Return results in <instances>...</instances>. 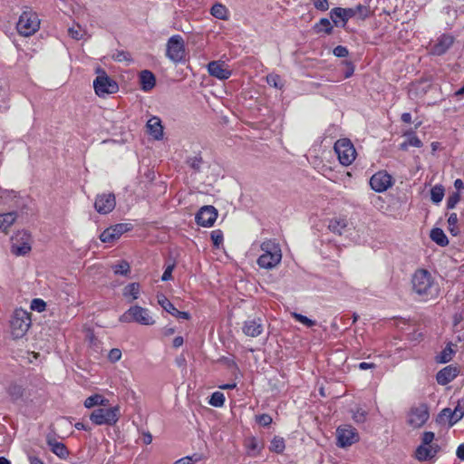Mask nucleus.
Returning <instances> with one entry per match:
<instances>
[{
  "instance_id": "obj_1",
  "label": "nucleus",
  "mask_w": 464,
  "mask_h": 464,
  "mask_svg": "<svg viewBox=\"0 0 464 464\" xmlns=\"http://www.w3.org/2000/svg\"><path fill=\"white\" fill-rule=\"evenodd\" d=\"M412 287L415 293L424 299L431 298L437 294V287L430 274L424 269L418 270L413 275Z\"/></svg>"
},
{
  "instance_id": "obj_2",
  "label": "nucleus",
  "mask_w": 464,
  "mask_h": 464,
  "mask_svg": "<svg viewBox=\"0 0 464 464\" xmlns=\"http://www.w3.org/2000/svg\"><path fill=\"white\" fill-rule=\"evenodd\" d=\"M32 324L31 314L22 308L15 309L10 319V330L13 338L24 337Z\"/></svg>"
},
{
  "instance_id": "obj_3",
  "label": "nucleus",
  "mask_w": 464,
  "mask_h": 464,
  "mask_svg": "<svg viewBox=\"0 0 464 464\" xmlns=\"http://www.w3.org/2000/svg\"><path fill=\"white\" fill-rule=\"evenodd\" d=\"M121 417L120 407H100L92 411L90 414V420L95 425H115Z\"/></svg>"
},
{
  "instance_id": "obj_4",
  "label": "nucleus",
  "mask_w": 464,
  "mask_h": 464,
  "mask_svg": "<svg viewBox=\"0 0 464 464\" xmlns=\"http://www.w3.org/2000/svg\"><path fill=\"white\" fill-rule=\"evenodd\" d=\"M40 28V19L33 11H24L16 24L17 32L23 36H31Z\"/></svg>"
},
{
  "instance_id": "obj_5",
  "label": "nucleus",
  "mask_w": 464,
  "mask_h": 464,
  "mask_svg": "<svg viewBox=\"0 0 464 464\" xmlns=\"http://www.w3.org/2000/svg\"><path fill=\"white\" fill-rule=\"evenodd\" d=\"M257 249L261 252L257 261H281L282 259L281 246L276 240L268 239L251 248L252 251Z\"/></svg>"
},
{
  "instance_id": "obj_6",
  "label": "nucleus",
  "mask_w": 464,
  "mask_h": 464,
  "mask_svg": "<svg viewBox=\"0 0 464 464\" xmlns=\"http://www.w3.org/2000/svg\"><path fill=\"white\" fill-rule=\"evenodd\" d=\"M120 321L122 323L135 322L142 325H152L154 324V320L150 315L148 309L140 305H134L129 308L121 315Z\"/></svg>"
},
{
  "instance_id": "obj_7",
  "label": "nucleus",
  "mask_w": 464,
  "mask_h": 464,
  "mask_svg": "<svg viewBox=\"0 0 464 464\" xmlns=\"http://www.w3.org/2000/svg\"><path fill=\"white\" fill-rule=\"evenodd\" d=\"M334 149L342 165L349 166L354 161L356 158V150L350 140H338L335 142Z\"/></svg>"
},
{
  "instance_id": "obj_8",
  "label": "nucleus",
  "mask_w": 464,
  "mask_h": 464,
  "mask_svg": "<svg viewBox=\"0 0 464 464\" xmlns=\"http://www.w3.org/2000/svg\"><path fill=\"white\" fill-rule=\"evenodd\" d=\"M96 72L98 76L93 81V87L98 96L115 93L118 91L117 82L110 78L103 70L97 69Z\"/></svg>"
},
{
  "instance_id": "obj_9",
  "label": "nucleus",
  "mask_w": 464,
  "mask_h": 464,
  "mask_svg": "<svg viewBox=\"0 0 464 464\" xmlns=\"http://www.w3.org/2000/svg\"><path fill=\"white\" fill-rule=\"evenodd\" d=\"M184 55L183 38L179 34L172 35L167 43L166 56L173 63H179L183 60Z\"/></svg>"
},
{
  "instance_id": "obj_10",
  "label": "nucleus",
  "mask_w": 464,
  "mask_h": 464,
  "mask_svg": "<svg viewBox=\"0 0 464 464\" xmlns=\"http://www.w3.org/2000/svg\"><path fill=\"white\" fill-rule=\"evenodd\" d=\"M337 445L340 448L349 447L359 441L360 436L352 425H341L336 430Z\"/></svg>"
},
{
  "instance_id": "obj_11",
  "label": "nucleus",
  "mask_w": 464,
  "mask_h": 464,
  "mask_svg": "<svg viewBox=\"0 0 464 464\" xmlns=\"http://www.w3.org/2000/svg\"><path fill=\"white\" fill-rule=\"evenodd\" d=\"M131 225L129 223H119L106 228L101 235L100 239L103 243L113 244L124 233L130 230Z\"/></svg>"
},
{
  "instance_id": "obj_12",
  "label": "nucleus",
  "mask_w": 464,
  "mask_h": 464,
  "mask_svg": "<svg viewBox=\"0 0 464 464\" xmlns=\"http://www.w3.org/2000/svg\"><path fill=\"white\" fill-rule=\"evenodd\" d=\"M30 250V235L26 231H19L12 237L11 252L16 256H24Z\"/></svg>"
},
{
  "instance_id": "obj_13",
  "label": "nucleus",
  "mask_w": 464,
  "mask_h": 464,
  "mask_svg": "<svg viewBox=\"0 0 464 464\" xmlns=\"http://www.w3.org/2000/svg\"><path fill=\"white\" fill-rule=\"evenodd\" d=\"M392 185V177L384 170L376 172L370 179L371 188L379 193L386 191Z\"/></svg>"
},
{
  "instance_id": "obj_14",
  "label": "nucleus",
  "mask_w": 464,
  "mask_h": 464,
  "mask_svg": "<svg viewBox=\"0 0 464 464\" xmlns=\"http://www.w3.org/2000/svg\"><path fill=\"white\" fill-rule=\"evenodd\" d=\"M116 206L115 196L112 193H102L96 197L94 208L100 214L111 212Z\"/></svg>"
},
{
  "instance_id": "obj_15",
  "label": "nucleus",
  "mask_w": 464,
  "mask_h": 464,
  "mask_svg": "<svg viewBox=\"0 0 464 464\" xmlns=\"http://www.w3.org/2000/svg\"><path fill=\"white\" fill-rule=\"evenodd\" d=\"M429 419V410L426 404H420L411 410L409 424L413 428L421 427Z\"/></svg>"
},
{
  "instance_id": "obj_16",
  "label": "nucleus",
  "mask_w": 464,
  "mask_h": 464,
  "mask_svg": "<svg viewBox=\"0 0 464 464\" xmlns=\"http://www.w3.org/2000/svg\"><path fill=\"white\" fill-rule=\"evenodd\" d=\"M218 218V211L213 206L202 207L196 215L198 225L202 227H211Z\"/></svg>"
},
{
  "instance_id": "obj_17",
  "label": "nucleus",
  "mask_w": 464,
  "mask_h": 464,
  "mask_svg": "<svg viewBox=\"0 0 464 464\" xmlns=\"http://www.w3.org/2000/svg\"><path fill=\"white\" fill-rule=\"evenodd\" d=\"M208 73L219 80H227L231 76V71L224 62L213 61L208 64Z\"/></svg>"
},
{
  "instance_id": "obj_18",
  "label": "nucleus",
  "mask_w": 464,
  "mask_h": 464,
  "mask_svg": "<svg viewBox=\"0 0 464 464\" xmlns=\"http://www.w3.org/2000/svg\"><path fill=\"white\" fill-rule=\"evenodd\" d=\"M440 448L438 444L420 445L415 450L414 457L419 461H426L433 459L440 451Z\"/></svg>"
},
{
  "instance_id": "obj_19",
  "label": "nucleus",
  "mask_w": 464,
  "mask_h": 464,
  "mask_svg": "<svg viewBox=\"0 0 464 464\" xmlns=\"http://www.w3.org/2000/svg\"><path fill=\"white\" fill-rule=\"evenodd\" d=\"M243 333L249 337H257L264 331V325L260 318L248 319L244 322Z\"/></svg>"
},
{
  "instance_id": "obj_20",
  "label": "nucleus",
  "mask_w": 464,
  "mask_h": 464,
  "mask_svg": "<svg viewBox=\"0 0 464 464\" xmlns=\"http://www.w3.org/2000/svg\"><path fill=\"white\" fill-rule=\"evenodd\" d=\"M158 303L168 313L172 314L173 316L177 318H182V319H188L189 314L187 312H181L179 311L173 304L164 295H158Z\"/></svg>"
},
{
  "instance_id": "obj_21",
  "label": "nucleus",
  "mask_w": 464,
  "mask_h": 464,
  "mask_svg": "<svg viewBox=\"0 0 464 464\" xmlns=\"http://www.w3.org/2000/svg\"><path fill=\"white\" fill-rule=\"evenodd\" d=\"M459 374L457 367L449 365L440 370L436 376V380L439 384L446 385L450 382Z\"/></svg>"
},
{
  "instance_id": "obj_22",
  "label": "nucleus",
  "mask_w": 464,
  "mask_h": 464,
  "mask_svg": "<svg viewBox=\"0 0 464 464\" xmlns=\"http://www.w3.org/2000/svg\"><path fill=\"white\" fill-rule=\"evenodd\" d=\"M147 129L150 136L160 140L163 138V127L159 117L153 116L147 121Z\"/></svg>"
},
{
  "instance_id": "obj_23",
  "label": "nucleus",
  "mask_w": 464,
  "mask_h": 464,
  "mask_svg": "<svg viewBox=\"0 0 464 464\" xmlns=\"http://www.w3.org/2000/svg\"><path fill=\"white\" fill-rule=\"evenodd\" d=\"M453 37L451 35H441L437 43L432 47V53L436 55H441L446 53L453 44Z\"/></svg>"
},
{
  "instance_id": "obj_24",
  "label": "nucleus",
  "mask_w": 464,
  "mask_h": 464,
  "mask_svg": "<svg viewBox=\"0 0 464 464\" xmlns=\"http://www.w3.org/2000/svg\"><path fill=\"white\" fill-rule=\"evenodd\" d=\"M356 14V9L353 8H341L335 7L331 11V18L334 24H337V19H341L346 23L350 18Z\"/></svg>"
},
{
  "instance_id": "obj_25",
  "label": "nucleus",
  "mask_w": 464,
  "mask_h": 464,
  "mask_svg": "<svg viewBox=\"0 0 464 464\" xmlns=\"http://www.w3.org/2000/svg\"><path fill=\"white\" fill-rule=\"evenodd\" d=\"M140 82L141 89L145 92H149L155 86L156 79L151 72L144 70L140 74Z\"/></svg>"
},
{
  "instance_id": "obj_26",
  "label": "nucleus",
  "mask_w": 464,
  "mask_h": 464,
  "mask_svg": "<svg viewBox=\"0 0 464 464\" xmlns=\"http://www.w3.org/2000/svg\"><path fill=\"white\" fill-rule=\"evenodd\" d=\"M440 416L449 418L450 425L452 426L463 418L464 410L459 406H457L453 411L450 409H444Z\"/></svg>"
},
{
  "instance_id": "obj_27",
  "label": "nucleus",
  "mask_w": 464,
  "mask_h": 464,
  "mask_svg": "<svg viewBox=\"0 0 464 464\" xmlns=\"http://www.w3.org/2000/svg\"><path fill=\"white\" fill-rule=\"evenodd\" d=\"M47 443L50 446L52 452L60 459H65L69 456V451L63 443L52 439H48Z\"/></svg>"
},
{
  "instance_id": "obj_28",
  "label": "nucleus",
  "mask_w": 464,
  "mask_h": 464,
  "mask_svg": "<svg viewBox=\"0 0 464 464\" xmlns=\"http://www.w3.org/2000/svg\"><path fill=\"white\" fill-rule=\"evenodd\" d=\"M348 226V221L344 218H336L329 221L328 228L334 234L342 235Z\"/></svg>"
},
{
  "instance_id": "obj_29",
  "label": "nucleus",
  "mask_w": 464,
  "mask_h": 464,
  "mask_svg": "<svg viewBox=\"0 0 464 464\" xmlns=\"http://www.w3.org/2000/svg\"><path fill=\"white\" fill-rule=\"evenodd\" d=\"M84 407L91 409L95 406H101V407H106L109 405V400L105 399L101 394H94L85 399L84 401Z\"/></svg>"
},
{
  "instance_id": "obj_30",
  "label": "nucleus",
  "mask_w": 464,
  "mask_h": 464,
  "mask_svg": "<svg viewBox=\"0 0 464 464\" xmlns=\"http://www.w3.org/2000/svg\"><path fill=\"white\" fill-rule=\"evenodd\" d=\"M16 217L17 216L15 212L0 214V232L6 234L8 232L9 227L16 220Z\"/></svg>"
},
{
  "instance_id": "obj_31",
  "label": "nucleus",
  "mask_w": 464,
  "mask_h": 464,
  "mask_svg": "<svg viewBox=\"0 0 464 464\" xmlns=\"http://www.w3.org/2000/svg\"><path fill=\"white\" fill-rule=\"evenodd\" d=\"M5 390L12 401H17L22 399L24 392L23 386L16 382L10 383Z\"/></svg>"
},
{
  "instance_id": "obj_32",
  "label": "nucleus",
  "mask_w": 464,
  "mask_h": 464,
  "mask_svg": "<svg viewBox=\"0 0 464 464\" xmlns=\"http://www.w3.org/2000/svg\"><path fill=\"white\" fill-rule=\"evenodd\" d=\"M246 454L250 457H256L260 454L261 447L255 437L246 438L245 440Z\"/></svg>"
},
{
  "instance_id": "obj_33",
  "label": "nucleus",
  "mask_w": 464,
  "mask_h": 464,
  "mask_svg": "<svg viewBox=\"0 0 464 464\" xmlns=\"http://www.w3.org/2000/svg\"><path fill=\"white\" fill-rule=\"evenodd\" d=\"M210 14L218 19L227 20L229 13L224 5L217 3L211 7Z\"/></svg>"
},
{
  "instance_id": "obj_34",
  "label": "nucleus",
  "mask_w": 464,
  "mask_h": 464,
  "mask_svg": "<svg viewBox=\"0 0 464 464\" xmlns=\"http://www.w3.org/2000/svg\"><path fill=\"white\" fill-rule=\"evenodd\" d=\"M140 286L139 283H131L126 285L123 289V295L125 297L131 296L132 300H136L140 295Z\"/></svg>"
},
{
  "instance_id": "obj_35",
  "label": "nucleus",
  "mask_w": 464,
  "mask_h": 464,
  "mask_svg": "<svg viewBox=\"0 0 464 464\" xmlns=\"http://www.w3.org/2000/svg\"><path fill=\"white\" fill-rule=\"evenodd\" d=\"M430 237L440 246H445L448 244V238L440 228H433L430 232Z\"/></svg>"
},
{
  "instance_id": "obj_36",
  "label": "nucleus",
  "mask_w": 464,
  "mask_h": 464,
  "mask_svg": "<svg viewBox=\"0 0 464 464\" xmlns=\"http://www.w3.org/2000/svg\"><path fill=\"white\" fill-rule=\"evenodd\" d=\"M444 188L442 185H436L430 190V199L438 204L442 201L444 197Z\"/></svg>"
},
{
  "instance_id": "obj_37",
  "label": "nucleus",
  "mask_w": 464,
  "mask_h": 464,
  "mask_svg": "<svg viewBox=\"0 0 464 464\" xmlns=\"http://www.w3.org/2000/svg\"><path fill=\"white\" fill-rule=\"evenodd\" d=\"M422 146L421 140L415 135H408L405 141L401 144V150H407L409 147L420 148Z\"/></svg>"
},
{
  "instance_id": "obj_38",
  "label": "nucleus",
  "mask_w": 464,
  "mask_h": 464,
  "mask_svg": "<svg viewBox=\"0 0 464 464\" xmlns=\"http://www.w3.org/2000/svg\"><path fill=\"white\" fill-rule=\"evenodd\" d=\"M314 29L318 33L324 32L330 34L333 30V26L327 18H322L317 24H315Z\"/></svg>"
},
{
  "instance_id": "obj_39",
  "label": "nucleus",
  "mask_w": 464,
  "mask_h": 464,
  "mask_svg": "<svg viewBox=\"0 0 464 464\" xmlns=\"http://www.w3.org/2000/svg\"><path fill=\"white\" fill-rule=\"evenodd\" d=\"M285 448V440L283 438L280 437H275L270 445V450L274 451L276 453H282Z\"/></svg>"
},
{
  "instance_id": "obj_40",
  "label": "nucleus",
  "mask_w": 464,
  "mask_h": 464,
  "mask_svg": "<svg viewBox=\"0 0 464 464\" xmlns=\"http://www.w3.org/2000/svg\"><path fill=\"white\" fill-rule=\"evenodd\" d=\"M208 403L214 407H222L225 403V395L220 392H215L212 393Z\"/></svg>"
},
{
  "instance_id": "obj_41",
  "label": "nucleus",
  "mask_w": 464,
  "mask_h": 464,
  "mask_svg": "<svg viewBox=\"0 0 464 464\" xmlns=\"http://www.w3.org/2000/svg\"><path fill=\"white\" fill-rule=\"evenodd\" d=\"M352 417L356 423H363L367 419V411L358 407L352 411Z\"/></svg>"
},
{
  "instance_id": "obj_42",
  "label": "nucleus",
  "mask_w": 464,
  "mask_h": 464,
  "mask_svg": "<svg viewBox=\"0 0 464 464\" xmlns=\"http://www.w3.org/2000/svg\"><path fill=\"white\" fill-rule=\"evenodd\" d=\"M292 316L299 323L304 324L307 327H313L316 324V322L298 313H292Z\"/></svg>"
},
{
  "instance_id": "obj_43",
  "label": "nucleus",
  "mask_w": 464,
  "mask_h": 464,
  "mask_svg": "<svg viewBox=\"0 0 464 464\" xmlns=\"http://www.w3.org/2000/svg\"><path fill=\"white\" fill-rule=\"evenodd\" d=\"M453 350L451 347L447 346L442 350L440 354L438 356V362L440 363H445L450 362L452 359Z\"/></svg>"
},
{
  "instance_id": "obj_44",
  "label": "nucleus",
  "mask_w": 464,
  "mask_h": 464,
  "mask_svg": "<svg viewBox=\"0 0 464 464\" xmlns=\"http://www.w3.org/2000/svg\"><path fill=\"white\" fill-rule=\"evenodd\" d=\"M113 272L116 275H121V276H127L128 273L130 271V264L129 263H118L113 267Z\"/></svg>"
},
{
  "instance_id": "obj_45",
  "label": "nucleus",
  "mask_w": 464,
  "mask_h": 464,
  "mask_svg": "<svg viewBox=\"0 0 464 464\" xmlns=\"http://www.w3.org/2000/svg\"><path fill=\"white\" fill-rule=\"evenodd\" d=\"M266 82L270 86H273L276 89H281L283 87L281 78L277 74H275V73L268 74L266 76Z\"/></svg>"
},
{
  "instance_id": "obj_46",
  "label": "nucleus",
  "mask_w": 464,
  "mask_h": 464,
  "mask_svg": "<svg viewBox=\"0 0 464 464\" xmlns=\"http://www.w3.org/2000/svg\"><path fill=\"white\" fill-rule=\"evenodd\" d=\"M30 308L36 312H44L46 308V303L40 298H34L31 302Z\"/></svg>"
},
{
  "instance_id": "obj_47",
  "label": "nucleus",
  "mask_w": 464,
  "mask_h": 464,
  "mask_svg": "<svg viewBox=\"0 0 464 464\" xmlns=\"http://www.w3.org/2000/svg\"><path fill=\"white\" fill-rule=\"evenodd\" d=\"M68 33L72 38L76 40L82 39L85 34V31L80 25L69 28Z\"/></svg>"
},
{
  "instance_id": "obj_48",
  "label": "nucleus",
  "mask_w": 464,
  "mask_h": 464,
  "mask_svg": "<svg viewBox=\"0 0 464 464\" xmlns=\"http://www.w3.org/2000/svg\"><path fill=\"white\" fill-rule=\"evenodd\" d=\"M256 420L258 424L264 426V427H266V426H269L271 423H272V417L269 415V414H261V415H257L256 417Z\"/></svg>"
},
{
  "instance_id": "obj_49",
  "label": "nucleus",
  "mask_w": 464,
  "mask_h": 464,
  "mask_svg": "<svg viewBox=\"0 0 464 464\" xmlns=\"http://www.w3.org/2000/svg\"><path fill=\"white\" fill-rule=\"evenodd\" d=\"M113 59L117 62H130L131 58L129 53L124 51H117L113 54Z\"/></svg>"
},
{
  "instance_id": "obj_50",
  "label": "nucleus",
  "mask_w": 464,
  "mask_h": 464,
  "mask_svg": "<svg viewBox=\"0 0 464 464\" xmlns=\"http://www.w3.org/2000/svg\"><path fill=\"white\" fill-rule=\"evenodd\" d=\"M435 439V434L432 431H425L421 437L420 445H433L432 441Z\"/></svg>"
},
{
  "instance_id": "obj_51",
  "label": "nucleus",
  "mask_w": 464,
  "mask_h": 464,
  "mask_svg": "<svg viewBox=\"0 0 464 464\" xmlns=\"http://www.w3.org/2000/svg\"><path fill=\"white\" fill-rule=\"evenodd\" d=\"M187 162L190 168L198 170L201 167L202 159L200 157H192L189 158Z\"/></svg>"
},
{
  "instance_id": "obj_52",
  "label": "nucleus",
  "mask_w": 464,
  "mask_h": 464,
  "mask_svg": "<svg viewBox=\"0 0 464 464\" xmlns=\"http://www.w3.org/2000/svg\"><path fill=\"white\" fill-rule=\"evenodd\" d=\"M108 358L111 362H116L121 358V352L120 349L113 348L109 352Z\"/></svg>"
},
{
  "instance_id": "obj_53",
  "label": "nucleus",
  "mask_w": 464,
  "mask_h": 464,
  "mask_svg": "<svg viewBox=\"0 0 464 464\" xmlns=\"http://www.w3.org/2000/svg\"><path fill=\"white\" fill-rule=\"evenodd\" d=\"M211 239L215 246H218L223 241V234L220 230H213L211 232Z\"/></svg>"
},
{
  "instance_id": "obj_54",
  "label": "nucleus",
  "mask_w": 464,
  "mask_h": 464,
  "mask_svg": "<svg viewBox=\"0 0 464 464\" xmlns=\"http://www.w3.org/2000/svg\"><path fill=\"white\" fill-rule=\"evenodd\" d=\"M459 199H460V196L459 193H453L452 195H450L447 200L448 208H454L455 206L459 201Z\"/></svg>"
},
{
  "instance_id": "obj_55",
  "label": "nucleus",
  "mask_w": 464,
  "mask_h": 464,
  "mask_svg": "<svg viewBox=\"0 0 464 464\" xmlns=\"http://www.w3.org/2000/svg\"><path fill=\"white\" fill-rule=\"evenodd\" d=\"M349 52L346 47L338 45L334 49V54L337 57H346Z\"/></svg>"
},
{
  "instance_id": "obj_56",
  "label": "nucleus",
  "mask_w": 464,
  "mask_h": 464,
  "mask_svg": "<svg viewBox=\"0 0 464 464\" xmlns=\"http://www.w3.org/2000/svg\"><path fill=\"white\" fill-rule=\"evenodd\" d=\"M174 266H175L174 264L167 266V268L165 269V271L161 276L162 281H168L172 278V271L174 269Z\"/></svg>"
},
{
  "instance_id": "obj_57",
  "label": "nucleus",
  "mask_w": 464,
  "mask_h": 464,
  "mask_svg": "<svg viewBox=\"0 0 464 464\" xmlns=\"http://www.w3.org/2000/svg\"><path fill=\"white\" fill-rule=\"evenodd\" d=\"M314 6L322 11H325L329 8L327 0H317L314 2Z\"/></svg>"
},
{
  "instance_id": "obj_58",
  "label": "nucleus",
  "mask_w": 464,
  "mask_h": 464,
  "mask_svg": "<svg viewBox=\"0 0 464 464\" xmlns=\"http://www.w3.org/2000/svg\"><path fill=\"white\" fill-rule=\"evenodd\" d=\"M358 367H359L360 370H368V369L375 368V364L374 363H371V362H362L359 363Z\"/></svg>"
},
{
  "instance_id": "obj_59",
  "label": "nucleus",
  "mask_w": 464,
  "mask_h": 464,
  "mask_svg": "<svg viewBox=\"0 0 464 464\" xmlns=\"http://www.w3.org/2000/svg\"><path fill=\"white\" fill-rule=\"evenodd\" d=\"M456 455L457 457L460 459V460H463L464 461V443L463 444H460L458 449H457V451H456Z\"/></svg>"
},
{
  "instance_id": "obj_60",
  "label": "nucleus",
  "mask_w": 464,
  "mask_h": 464,
  "mask_svg": "<svg viewBox=\"0 0 464 464\" xmlns=\"http://www.w3.org/2000/svg\"><path fill=\"white\" fill-rule=\"evenodd\" d=\"M458 222V216L456 213H452L450 215L448 218V223L450 226H455Z\"/></svg>"
},
{
  "instance_id": "obj_61",
  "label": "nucleus",
  "mask_w": 464,
  "mask_h": 464,
  "mask_svg": "<svg viewBox=\"0 0 464 464\" xmlns=\"http://www.w3.org/2000/svg\"><path fill=\"white\" fill-rule=\"evenodd\" d=\"M173 464H192V459L190 457H185L175 461Z\"/></svg>"
},
{
  "instance_id": "obj_62",
  "label": "nucleus",
  "mask_w": 464,
  "mask_h": 464,
  "mask_svg": "<svg viewBox=\"0 0 464 464\" xmlns=\"http://www.w3.org/2000/svg\"><path fill=\"white\" fill-rule=\"evenodd\" d=\"M278 263H258L261 268L272 269L276 266Z\"/></svg>"
},
{
  "instance_id": "obj_63",
  "label": "nucleus",
  "mask_w": 464,
  "mask_h": 464,
  "mask_svg": "<svg viewBox=\"0 0 464 464\" xmlns=\"http://www.w3.org/2000/svg\"><path fill=\"white\" fill-rule=\"evenodd\" d=\"M183 344V338L181 336H177L173 340V346L178 348Z\"/></svg>"
},
{
  "instance_id": "obj_64",
  "label": "nucleus",
  "mask_w": 464,
  "mask_h": 464,
  "mask_svg": "<svg viewBox=\"0 0 464 464\" xmlns=\"http://www.w3.org/2000/svg\"><path fill=\"white\" fill-rule=\"evenodd\" d=\"M401 121L405 123H411V115L409 112H404L401 115Z\"/></svg>"
}]
</instances>
